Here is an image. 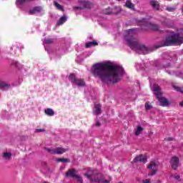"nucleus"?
Instances as JSON below:
<instances>
[{
    "label": "nucleus",
    "instance_id": "0eeeda50",
    "mask_svg": "<svg viewBox=\"0 0 183 183\" xmlns=\"http://www.w3.org/2000/svg\"><path fill=\"white\" fill-rule=\"evenodd\" d=\"M79 6L73 7L74 11H76V9L82 11V9H91L92 8V3L85 0L79 1Z\"/></svg>",
    "mask_w": 183,
    "mask_h": 183
},
{
    "label": "nucleus",
    "instance_id": "2eb2a0df",
    "mask_svg": "<svg viewBox=\"0 0 183 183\" xmlns=\"http://www.w3.org/2000/svg\"><path fill=\"white\" fill-rule=\"evenodd\" d=\"M150 5L153 9H155L156 11H159V2H158L157 1H155V0L151 1Z\"/></svg>",
    "mask_w": 183,
    "mask_h": 183
},
{
    "label": "nucleus",
    "instance_id": "1a4fd4ad",
    "mask_svg": "<svg viewBox=\"0 0 183 183\" xmlns=\"http://www.w3.org/2000/svg\"><path fill=\"white\" fill-rule=\"evenodd\" d=\"M153 91L154 92V95L156 98L159 101L161 98H162V92H161V88L159 87V85L154 84L153 86Z\"/></svg>",
    "mask_w": 183,
    "mask_h": 183
},
{
    "label": "nucleus",
    "instance_id": "f8f14e48",
    "mask_svg": "<svg viewBox=\"0 0 183 183\" xmlns=\"http://www.w3.org/2000/svg\"><path fill=\"white\" fill-rule=\"evenodd\" d=\"M133 162L134 164H137V162H144V164H146V162H148V159L144 154H139L133 159Z\"/></svg>",
    "mask_w": 183,
    "mask_h": 183
},
{
    "label": "nucleus",
    "instance_id": "a18cd8bd",
    "mask_svg": "<svg viewBox=\"0 0 183 183\" xmlns=\"http://www.w3.org/2000/svg\"><path fill=\"white\" fill-rule=\"evenodd\" d=\"M11 54H16V52H15V51H11Z\"/></svg>",
    "mask_w": 183,
    "mask_h": 183
},
{
    "label": "nucleus",
    "instance_id": "20e7f679",
    "mask_svg": "<svg viewBox=\"0 0 183 183\" xmlns=\"http://www.w3.org/2000/svg\"><path fill=\"white\" fill-rule=\"evenodd\" d=\"M172 61V57L168 54H163L162 55V59L156 61L155 66L159 68V69H164L165 71L169 74V75H177L175 71H172L169 68H172L171 61Z\"/></svg>",
    "mask_w": 183,
    "mask_h": 183
},
{
    "label": "nucleus",
    "instance_id": "bb28decb",
    "mask_svg": "<svg viewBox=\"0 0 183 183\" xmlns=\"http://www.w3.org/2000/svg\"><path fill=\"white\" fill-rule=\"evenodd\" d=\"M12 66H14V68H17V69H21L22 68V66L21 64H19V62L16 61H14L11 63Z\"/></svg>",
    "mask_w": 183,
    "mask_h": 183
},
{
    "label": "nucleus",
    "instance_id": "f03ea898",
    "mask_svg": "<svg viewBox=\"0 0 183 183\" xmlns=\"http://www.w3.org/2000/svg\"><path fill=\"white\" fill-rule=\"evenodd\" d=\"M129 35L125 36L124 39L132 49H135L139 54H148L149 49L143 44H141L139 41L132 35L133 34L132 29L127 30Z\"/></svg>",
    "mask_w": 183,
    "mask_h": 183
},
{
    "label": "nucleus",
    "instance_id": "6ab92c4d",
    "mask_svg": "<svg viewBox=\"0 0 183 183\" xmlns=\"http://www.w3.org/2000/svg\"><path fill=\"white\" fill-rule=\"evenodd\" d=\"M95 110L93 111L94 115H99L102 114V111L101 110V104L94 105Z\"/></svg>",
    "mask_w": 183,
    "mask_h": 183
},
{
    "label": "nucleus",
    "instance_id": "4be33fe9",
    "mask_svg": "<svg viewBox=\"0 0 183 183\" xmlns=\"http://www.w3.org/2000/svg\"><path fill=\"white\" fill-rule=\"evenodd\" d=\"M44 113L49 117H54V115H55V112H54V109L51 108L45 109Z\"/></svg>",
    "mask_w": 183,
    "mask_h": 183
},
{
    "label": "nucleus",
    "instance_id": "de8ad7c7",
    "mask_svg": "<svg viewBox=\"0 0 183 183\" xmlns=\"http://www.w3.org/2000/svg\"><path fill=\"white\" fill-rule=\"evenodd\" d=\"M116 1H118L119 2H120L121 1H124V0H116Z\"/></svg>",
    "mask_w": 183,
    "mask_h": 183
},
{
    "label": "nucleus",
    "instance_id": "4c0bfd02",
    "mask_svg": "<svg viewBox=\"0 0 183 183\" xmlns=\"http://www.w3.org/2000/svg\"><path fill=\"white\" fill-rule=\"evenodd\" d=\"M84 175L88 178V179H91V178H92V176L89 174H84Z\"/></svg>",
    "mask_w": 183,
    "mask_h": 183
},
{
    "label": "nucleus",
    "instance_id": "cd10ccee",
    "mask_svg": "<svg viewBox=\"0 0 183 183\" xmlns=\"http://www.w3.org/2000/svg\"><path fill=\"white\" fill-rule=\"evenodd\" d=\"M29 1H32V0H16V5L17 6H19L21 5H24V4H25V2H29Z\"/></svg>",
    "mask_w": 183,
    "mask_h": 183
},
{
    "label": "nucleus",
    "instance_id": "c03bdc74",
    "mask_svg": "<svg viewBox=\"0 0 183 183\" xmlns=\"http://www.w3.org/2000/svg\"><path fill=\"white\" fill-rule=\"evenodd\" d=\"M180 107H183V101L179 103Z\"/></svg>",
    "mask_w": 183,
    "mask_h": 183
},
{
    "label": "nucleus",
    "instance_id": "58836bf2",
    "mask_svg": "<svg viewBox=\"0 0 183 183\" xmlns=\"http://www.w3.org/2000/svg\"><path fill=\"white\" fill-rule=\"evenodd\" d=\"M142 182H143V183H151V180L147 179L143 180Z\"/></svg>",
    "mask_w": 183,
    "mask_h": 183
},
{
    "label": "nucleus",
    "instance_id": "7c9ffc66",
    "mask_svg": "<svg viewBox=\"0 0 183 183\" xmlns=\"http://www.w3.org/2000/svg\"><path fill=\"white\" fill-rule=\"evenodd\" d=\"M158 170L157 169H152L151 172L148 174L149 177H152L157 174Z\"/></svg>",
    "mask_w": 183,
    "mask_h": 183
},
{
    "label": "nucleus",
    "instance_id": "473e14b6",
    "mask_svg": "<svg viewBox=\"0 0 183 183\" xmlns=\"http://www.w3.org/2000/svg\"><path fill=\"white\" fill-rule=\"evenodd\" d=\"M177 9L175 7L172 6H167L166 7V11H168V12H174Z\"/></svg>",
    "mask_w": 183,
    "mask_h": 183
},
{
    "label": "nucleus",
    "instance_id": "9b49d317",
    "mask_svg": "<svg viewBox=\"0 0 183 183\" xmlns=\"http://www.w3.org/2000/svg\"><path fill=\"white\" fill-rule=\"evenodd\" d=\"M104 14L106 15H112L114 14L115 15H118L119 14V11H118V7L114 6V8H108L104 10Z\"/></svg>",
    "mask_w": 183,
    "mask_h": 183
},
{
    "label": "nucleus",
    "instance_id": "4468645a",
    "mask_svg": "<svg viewBox=\"0 0 183 183\" xmlns=\"http://www.w3.org/2000/svg\"><path fill=\"white\" fill-rule=\"evenodd\" d=\"M76 172L74 169H71L67 172H66V178H76Z\"/></svg>",
    "mask_w": 183,
    "mask_h": 183
},
{
    "label": "nucleus",
    "instance_id": "5701e85b",
    "mask_svg": "<svg viewBox=\"0 0 183 183\" xmlns=\"http://www.w3.org/2000/svg\"><path fill=\"white\" fill-rule=\"evenodd\" d=\"M97 45H98V42H97V41H89L86 43L85 47L91 48V46H97Z\"/></svg>",
    "mask_w": 183,
    "mask_h": 183
},
{
    "label": "nucleus",
    "instance_id": "49530a36",
    "mask_svg": "<svg viewBox=\"0 0 183 183\" xmlns=\"http://www.w3.org/2000/svg\"><path fill=\"white\" fill-rule=\"evenodd\" d=\"M20 49H24V46H21V47H20Z\"/></svg>",
    "mask_w": 183,
    "mask_h": 183
},
{
    "label": "nucleus",
    "instance_id": "423d86ee",
    "mask_svg": "<svg viewBox=\"0 0 183 183\" xmlns=\"http://www.w3.org/2000/svg\"><path fill=\"white\" fill-rule=\"evenodd\" d=\"M69 81H70L73 85H76L79 88H84V86H86L85 80H84V79H76L75 74H70L69 76Z\"/></svg>",
    "mask_w": 183,
    "mask_h": 183
},
{
    "label": "nucleus",
    "instance_id": "a878e982",
    "mask_svg": "<svg viewBox=\"0 0 183 183\" xmlns=\"http://www.w3.org/2000/svg\"><path fill=\"white\" fill-rule=\"evenodd\" d=\"M2 157L4 159H11V158H12V153L4 152L3 153Z\"/></svg>",
    "mask_w": 183,
    "mask_h": 183
},
{
    "label": "nucleus",
    "instance_id": "79ce46f5",
    "mask_svg": "<svg viewBox=\"0 0 183 183\" xmlns=\"http://www.w3.org/2000/svg\"><path fill=\"white\" fill-rule=\"evenodd\" d=\"M96 127H101V123L99 122H97Z\"/></svg>",
    "mask_w": 183,
    "mask_h": 183
},
{
    "label": "nucleus",
    "instance_id": "ea45409f",
    "mask_svg": "<svg viewBox=\"0 0 183 183\" xmlns=\"http://www.w3.org/2000/svg\"><path fill=\"white\" fill-rule=\"evenodd\" d=\"M176 91H177L178 92H181L182 89L181 87H175Z\"/></svg>",
    "mask_w": 183,
    "mask_h": 183
},
{
    "label": "nucleus",
    "instance_id": "e433bc0d",
    "mask_svg": "<svg viewBox=\"0 0 183 183\" xmlns=\"http://www.w3.org/2000/svg\"><path fill=\"white\" fill-rule=\"evenodd\" d=\"M18 48H19V46H18V44H16V45L13 46L12 47H11V50L14 49V51H15V49H17Z\"/></svg>",
    "mask_w": 183,
    "mask_h": 183
},
{
    "label": "nucleus",
    "instance_id": "a19ab883",
    "mask_svg": "<svg viewBox=\"0 0 183 183\" xmlns=\"http://www.w3.org/2000/svg\"><path fill=\"white\" fill-rule=\"evenodd\" d=\"M174 179H177L178 181V179H179L180 177L179 175H176L174 177Z\"/></svg>",
    "mask_w": 183,
    "mask_h": 183
},
{
    "label": "nucleus",
    "instance_id": "c9c22d12",
    "mask_svg": "<svg viewBox=\"0 0 183 183\" xmlns=\"http://www.w3.org/2000/svg\"><path fill=\"white\" fill-rule=\"evenodd\" d=\"M36 132H45V129H37Z\"/></svg>",
    "mask_w": 183,
    "mask_h": 183
},
{
    "label": "nucleus",
    "instance_id": "dca6fc26",
    "mask_svg": "<svg viewBox=\"0 0 183 183\" xmlns=\"http://www.w3.org/2000/svg\"><path fill=\"white\" fill-rule=\"evenodd\" d=\"M161 107H169V102L165 97L159 99Z\"/></svg>",
    "mask_w": 183,
    "mask_h": 183
},
{
    "label": "nucleus",
    "instance_id": "2f4dec72",
    "mask_svg": "<svg viewBox=\"0 0 183 183\" xmlns=\"http://www.w3.org/2000/svg\"><path fill=\"white\" fill-rule=\"evenodd\" d=\"M159 167V164L151 163L150 164L148 165L147 168H149V169H152V167Z\"/></svg>",
    "mask_w": 183,
    "mask_h": 183
},
{
    "label": "nucleus",
    "instance_id": "393cba45",
    "mask_svg": "<svg viewBox=\"0 0 183 183\" xmlns=\"http://www.w3.org/2000/svg\"><path fill=\"white\" fill-rule=\"evenodd\" d=\"M56 162H63V164H66L71 162V159H64V158H59L56 159Z\"/></svg>",
    "mask_w": 183,
    "mask_h": 183
},
{
    "label": "nucleus",
    "instance_id": "3c124183",
    "mask_svg": "<svg viewBox=\"0 0 183 183\" xmlns=\"http://www.w3.org/2000/svg\"><path fill=\"white\" fill-rule=\"evenodd\" d=\"M182 32L183 33V28L182 29Z\"/></svg>",
    "mask_w": 183,
    "mask_h": 183
},
{
    "label": "nucleus",
    "instance_id": "7ed1b4c3",
    "mask_svg": "<svg viewBox=\"0 0 183 183\" xmlns=\"http://www.w3.org/2000/svg\"><path fill=\"white\" fill-rule=\"evenodd\" d=\"M183 36H181L179 33H175L167 36L165 39H162L156 44V48H162V46H175L177 45H182Z\"/></svg>",
    "mask_w": 183,
    "mask_h": 183
},
{
    "label": "nucleus",
    "instance_id": "72a5a7b5",
    "mask_svg": "<svg viewBox=\"0 0 183 183\" xmlns=\"http://www.w3.org/2000/svg\"><path fill=\"white\" fill-rule=\"evenodd\" d=\"M144 107H145V109H146L147 111H149V109H152V106H151V105H150L149 104H148V103H145Z\"/></svg>",
    "mask_w": 183,
    "mask_h": 183
},
{
    "label": "nucleus",
    "instance_id": "ddd939ff",
    "mask_svg": "<svg viewBox=\"0 0 183 183\" xmlns=\"http://www.w3.org/2000/svg\"><path fill=\"white\" fill-rule=\"evenodd\" d=\"M42 11V7L35 6L29 12V15H34V14H40Z\"/></svg>",
    "mask_w": 183,
    "mask_h": 183
},
{
    "label": "nucleus",
    "instance_id": "aec40b11",
    "mask_svg": "<svg viewBox=\"0 0 183 183\" xmlns=\"http://www.w3.org/2000/svg\"><path fill=\"white\" fill-rule=\"evenodd\" d=\"M68 17L66 16H61L56 23V26H59L60 25H63V24H65V21H67Z\"/></svg>",
    "mask_w": 183,
    "mask_h": 183
},
{
    "label": "nucleus",
    "instance_id": "c756f323",
    "mask_svg": "<svg viewBox=\"0 0 183 183\" xmlns=\"http://www.w3.org/2000/svg\"><path fill=\"white\" fill-rule=\"evenodd\" d=\"M142 131H144V128H142V127H141V126H138L137 129L135 132V135H139V134H141V132H142Z\"/></svg>",
    "mask_w": 183,
    "mask_h": 183
},
{
    "label": "nucleus",
    "instance_id": "9d476101",
    "mask_svg": "<svg viewBox=\"0 0 183 183\" xmlns=\"http://www.w3.org/2000/svg\"><path fill=\"white\" fill-rule=\"evenodd\" d=\"M170 164L172 166V169L177 171L178 169V167H179V159L177 157H172L170 160Z\"/></svg>",
    "mask_w": 183,
    "mask_h": 183
},
{
    "label": "nucleus",
    "instance_id": "c85d7f7f",
    "mask_svg": "<svg viewBox=\"0 0 183 183\" xmlns=\"http://www.w3.org/2000/svg\"><path fill=\"white\" fill-rule=\"evenodd\" d=\"M54 5L57 8V9H59V11H62V12L65 11V9H64V6H62V5L59 4L58 2L54 1Z\"/></svg>",
    "mask_w": 183,
    "mask_h": 183
},
{
    "label": "nucleus",
    "instance_id": "37998d69",
    "mask_svg": "<svg viewBox=\"0 0 183 183\" xmlns=\"http://www.w3.org/2000/svg\"><path fill=\"white\" fill-rule=\"evenodd\" d=\"M167 141H174V138H172V137H169V138L167 139Z\"/></svg>",
    "mask_w": 183,
    "mask_h": 183
},
{
    "label": "nucleus",
    "instance_id": "6e6552de",
    "mask_svg": "<svg viewBox=\"0 0 183 183\" xmlns=\"http://www.w3.org/2000/svg\"><path fill=\"white\" fill-rule=\"evenodd\" d=\"M44 149L49 154H53L54 155H61V154H64V152H66V151H68V149H65L64 147H56L55 149L45 147Z\"/></svg>",
    "mask_w": 183,
    "mask_h": 183
},
{
    "label": "nucleus",
    "instance_id": "f3484780",
    "mask_svg": "<svg viewBox=\"0 0 183 183\" xmlns=\"http://www.w3.org/2000/svg\"><path fill=\"white\" fill-rule=\"evenodd\" d=\"M94 182L97 183H109L111 182L109 180L105 179L104 177L101 176L100 177L94 178Z\"/></svg>",
    "mask_w": 183,
    "mask_h": 183
},
{
    "label": "nucleus",
    "instance_id": "09e8293b",
    "mask_svg": "<svg viewBox=\"0 0 183 183\" xmlns=\"http://www.w3.org/2000/svg\"><path fill=\"white\" fill-rule=\"evenodd\" d=\"M181 54H183V49L181 51Z\"/></svg>",
    "mask_w": 183,
    "mask_h": 183
},
{
    "label": "nucleus",
    "instance_id": "a211bd4d",
    "mask_svg": "<svg viewBox=\"0 0 183 183\" xmlns=\"http://www.w3.org/2000/svg\"><path fill=\"white\" fill-rule=\"evenodd\" d=\"M124 6L129 8V9H132V11H135V6L131 2V0H127Z\"/></svg>",
    "mask_w": 183,
    "mask_h": 183
},
{
    "label": "nucleus",
    "instance_id": "39448f33",
    "mask_svg": "<svg viewBox=\"0 0 183 183\" xmlns=\"http://www.w3.org/2000/svg\"><path fill=\"white\" fill-rule=\"evenodd\" d=\"M137 22L138 24H141L142 26H144L145 28L142 27V29L143 31H148V29H151V31H158L159 29V26L158 24H155L149 21L148 19L146 18H142V19H137Z\"/></svg>",
    "mask_w": 183,
    "mask_h": 183
},
{
    "label": "nucleus",
    "instance_id": "8fccbe9b",
    "mask_svg": "<svg viewBox=\"0 0 183 183\" xmlns=\"http://www.w3.org/2000/svg\"><path fill=\"white\" fill-rule=\"evenodd\" d=\"M89 39H92V36H90V37H89Z\"/></svg>",
    "mask_w": 183,
    "mask_h": 183
},
{
    "label": "nucleus",
    "instance_id": "b1692460",
    "mask_svg": "<svg viewBox=\"0 0 183 183\" xmlns=\"http://www.w3.org/2000/svg\"><path fill=\"white\" fill-rule=\"evenodd\" d=\"M54 41L55 39H44L43 44H44V45H51V44H54Z\"/></svg>",
    "mask_w": 183,
    "mask_h": 183
},
{
    "label": "nucleus",
    "instance_id": "f257e3e1",
    "mask_svg": "<svg viewBox=\"0 0 183 183\" xmlns=\"http://www.w3.org/2000/svg\"><path fill=\"white\" fill-rule=\"evenodd\" d=\"M124 69L121 66L114 65L111 61L97 63L92 67V74L94 78H99L103 84L114 85L121 81L124 75Z\"/></svg>",
    "mask_w": 183,
    "mask_h": 183
},
{
    "label": "nucleus",
    "instance_id": "412c9836",
    "mask_svg": "<svg viewBox=\"0 0 183 183\" xmlns=\"http://www.w3.org/2000/svg\"><path fill=\"white\" fill-rule=\"evenodd\" d=\"M11 86L6 84L5 81H0V89H3L4 91L9 89Z\"/></svg>",
    "mask_w": 183,
    "mask_h": 183
},
{
    "label": "nucleus",
    "instance_id": "f704fd0d",
    "mask_svg": "<svg viewBox=\"0 0 183 183\" xmlns=\"http://www.w3.org/2000/svg\"><path fill=\"white\" fill-rule=\"evenodd\" d=\"M75 178L77 179L78 182L84 183V180L80 176L76 175Z\"/></svg>",
    "mask_w": 183,
    "mask_h": 183
}]
</instances>
